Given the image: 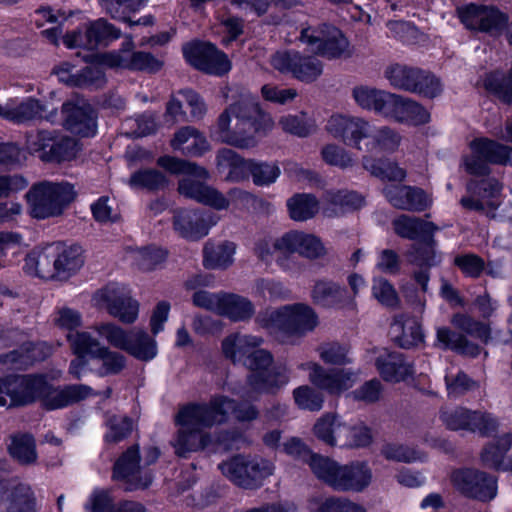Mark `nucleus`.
I'll list each match as a JSON object with an SVG mask.
<instances>
[{
    "label": "nucleus",
    "mask_w": 512,
    "mask_h": 512,
    "mask_svg": "<svg viewBox=\"0 0 512 512\" xmlns=\"http://www.w3.org/2000/svg\"><path fill=\"white\" fill-rule=\"evenodd\" d=\"M232 412L239 421H249L257 416V411L252 406L236 408L234 402L224 396L213 398L209 405L191 404L183 407L176 416L178 433L173 442L176 454L186 457L191 452L211 446H219L224 450L233 448L230 442L237 441L234 435H226L214 443L202 431L204 427L221 424Z\"/></svg>",
    "instance_id": "f257e3e1"
},
{
    "label": "nucleus",
    "mask_w": 512,
    "mask_h": 512,
    "mask_svg": "<svg viewBox=\"0 0 512 512\" xmlns=\"http://www.w3.org/2000/svg\"><path fill=\"white\" fill-rule=\"evenodd\" d=\"M274 125L273 117L258 101L248 93H241L238 100L220 114L212 133L223 143L238 148H252L257 145L255 135H267Z\"/></svg>",
    "instance_id": "f03ea898"
},
{
    "label": "nucleus",
    "mask_w": 512,
    "mask_h": 512,
    "mask_svg": "<svg viewBox=\"0 0 512 512\" xmlns=\"http://www.w3.org/2000/svg\"><path fill=\"white\" fill-rule=\"evenodd\" d=\"M86 385L53 387L40 375H12L0 378V406L25 405L39 400L49 410L66 407L91 395Z\"/></svg>",
    "instance_id": "7ed1b4c3"
},
{
    "label": "nucleus",
    "mask_w": 512,
    "mask_h": 512,
    "mask_svg": "<svg viewBox=\"0 0 512 512\" xmlns=\"http://www.w3.org/2000/svg\"><path fill=\"white\" fill-rule=\"evenodd\" d=\"M157 164L171 174L185 175L179 182L178 190L181 195L216 210H223L229 207V199L223 193L200 181L207 180L209 177V173L205 168L172 156L160 157Z\"/></svg>",
    "instance_id": "20e7f679"
},
{
    "label": "nucleus",
    "mask_w": 512,
    "mask_h": 512,
    "mask_svg": "<svg viewBox=\"0 0 512 512\" xmlns=\"http://www.w3.org/2000/svg\"><path fill=\"white\" fill-rule=\"evenodd\" d=\"M74 186L66 181H40L34 183L24 198L28 214L38 220L61 216L75 200Z\"/></svg>",
    "instance_id": "39448f33"
},
{
    "label": "nucleus",
    "mask_w": 512,
    "mask_h": 512,
    "mask_svg": "<svg viewBox=\"0 0 512 512\" xmlns=\"http://www.w3.org/2000/svg\"><path fill=\"white\" fill-rule=\"evenodd\" d=\"M311 469L320 480L341 491H362L372 479L371 470L360 462L340 466L325 457H312Z\"/></svg>",
    "instance_id": "423d86ee"
},
{
    "label": "nucleus",
    "mask_w": 512,
    "mask_h": 512,
    "mask_svg": "<svg viewBox=\"0 0 512 512\" xmlns=\"http://www.w3.org/2000/svg\"><path fill=\"white\" fill-rule=\"evenodd\" d=\"M258 322L271 333L303 335L315 329L318 316L309 305L296 303L268 310L258 317Z\"/></svg>",
    "instance_id": "0eeeda50"
},
{
    "label": "nucleus",
    "mask_w": 512,
    "mask_h": 512,
    "mask_svg": "<svg viewBox=\"0 0 512 512\" xmlns=\"http://www.w3.org/2000/svg\"><path fill=\"white\" fill-rule=\"evenodd\" d=\"M395 233L410 240H420L419 246L413 247L408 254V260L415 265L430 267L438 262L432 234L434 228L431 223L424 222L415 217L401 215L393 220Z\"/></svg>",
    "instance_id": "6e6552de"
},
{
    "label": "nucleus",
    "mask_w": 512,
    "mask_h": 512,
    "mask_svg": "<svg viewBox=\"0 0 512 512\" xmlns=\"http://www.w3.org/2000/svg\"><path fill=\"white\" fill-rule=\"evenodd\" d=\"M300 39L311 51L328 59L348 56L350 53L348 40L332 25L307 27L301 31Z\"/></svg>",
    "instance_id": "1a4fd4ad"
},
{
    "label": "nucleus",
    "mask_w": 512,
    "mask_h": 512,
    "mask_svg": "<svg viewBox=\"0 0 512 512\" xmlns=\"http://www.w3.org/2000/svg\"><path fill=\"white\" fill-rule=\"evenodd\" d=\"M92 301L97 308L105 310L122 323L131 324L138 318L139 303L122 286L107 285L93 295Z\"/></svg>",
    "instance_id": "9d476101"
},
{
    "label": "nucleus",
    "mask_w": 512,
    "mask_h": 512,
    "mask_svg": "<svg viewBox=\"0 0 512 512\" xmlns=\"http://www.w3.org/2000/svg\"><path fill=\"white\" fill-rule=\"evenodd\" d=\"M470 155L464 158L468 173L482 175L487 172V164L512 165V148L487 138H476L469 144Z\"/></svg>",
    "instance_id": "9b49d317"
},
{
    "label": "nucleus",
    "mask_w": 512,
    "mask_h": 512,
    "mask_svg": "<svg viewBox=\"0 0 512 512\" xmlns=\"http://www.w3.org/2000/svg\"><path fill=\"white\" fill-rule=\"evenodd\" d=\"M222 473L236 485L254 488L272 475L274 466L267 460L236 456L220 466Z\"/></svg>",
    "instance_id": "f8f14e48"
},
{
    "label": "nucleus",
    "mask_w": 512,
    "mask_h": 512,
    "mask_svg": "<svg viewBox=\"0 0 512 512\" xmlns=\"http://www.w3.org/2000/svg\"><path fill=\"white\" fill-rule=\"evenodd\" d=\"M26 146L31 153H38L43 161H68L73 159L79 150L74 139H56L52 133L46 131L29 134Z\"/></svg>",
    "instance_id": "ddd939ff"
},
{
    "label": "nucleus",
    "mask_w": 512,
    "mask_h": 512,
    "mask_svg": "<svg viewBox=\"0 0 512 512\" xmlns=\"http://www.w3.org/2000/svg\"><path fill=\"white\" fill-rule=\"evenodd\" d=\"M121 36V31L107 20L100 18L77 30L67 32L63 36V44L69 48L85 47L92 49L100 44L115 41Z\"/></svg>",
    "instance_id": "4468645a"
},
{
    "label": "nucleus",
    "mask_w": 512,
    "mask_h": 512,
    "mask_svg": "<svg viewBox=\"0 0 512 512\" xmlns=\"http://www.w3.org/2000/svg\"><path fill=\"white\" fill-rule=\"evenodd\" d=\"M326 132L346 145L361 149V141L372 136V124L359 116L335 113L325 125Z\"/></svg>",
    "instance_id": "2eb2a0df"
},
{
    "label": "nucleus",
    "mask_w": 512,
    "mask_h": 512,
    "mask_svg": "<svg viewBox=\"0 0 512 512\" xmlns=\"http://www.w3.org/2000/svg\"><path fill=\"white\" fill-rule=\"evenodd\" d=\"M133 48V39L130 36L126 37L120 50L101 55L100 62L111 68L147 72H156L162 67L163 62L161 60L150 53L135 52Z\"/></svg>",
    "instance_id": "dca6fc26"
},
{
    "label": "nucleus",
    "mask_w": 512,
    "mask_h": 512,
    "mask_svg": "<svg viewBox=\"0 0 512 512\" xmlns=\"http://www.w3.org/2000/svg\"><path fill=\"white\" fill-rule=\"evenodd\" d=\"M185 59L196 69L221 76L231 70V62L225 53L210 43L196 42L183 48Z\"/></svg>",
    "instance_id": "f3484780"
},
{
    "label": "nucleus",
    "mask_w": 512,
    "mask_h": 512,
    "mask_svg": "<svg viewBox=\"0 0 512 512\" xmlns=\"http://www.w3.org/2000/svg\"><path fill=\"white\" fill-rule=\"evenodd\" d=\"M185 59L196 69L221 76L231 70V62L225 53L210 43L196 42L183 48Z\"/></svg>",
    "instance_id": "a211bd4d"
},
{
    "label": "nucleus",
    "mask_w": 512,
    "mask_h": 512,
    "mask_svg": "<svg viewBox=\"0 0 512 512\" xmlns=\"http://www.w3.org/2000/svg\"><path fill=\"white\" fill-rule=\"evenodd\" d=\"M300 369L308 371L309 381L331 395H340L354 386L357 373L351 369H333L329 372L315 362L299 365Z\"/></svg>",
    "instance_id": "6ab92c4d"
},
{
    "label": "nucleus",
    "mask_w": 512,
    "mask_h": 512,
    "mask_svg": "<svg viewBox=\"0 0 512 512\" xmlns=\"http://www.w3.org/2000/svg\"><path fill=\"white\" fill-rule=\"evenodd\" d=\"M272 66L281 73L291 74L303 82H312L322 74V64L310 56H302L298 52H278L272 60Z\"/></svg>",
    "instance_id": "aec40b11"
},
{
    "label": "nucleus",
    "mask_w": 512,
    "mask_h": 512,
    "mask_svg": "<svg viewBox=\"0 0 512 512\" xmlns=\"http://www.w3.org/2000/svg\"><path fill=\"white\" fill-rule=\"evenodd\" d=\"M139 460L138 448L131 447L115 463L113 478L121 482L125 490L144 489L152 481L151 474L139 465Z\"/></svg>",
    "instance_id": "412c9836"
},
{
    "label": "nucleus",
    "mask_w": 512,
    "mask_h": 512,
    "mask_svg": "<svg viewBox=\"0 0 512 512\" xmlns=\"http://www.w3.org/2000/svg\"><path fill=\"white\" fill-rule=\"evenodd\" d=\"M452 482L461 493L482 501L491 500L496 495V480L477 470L456 471L452 475Z\"/></svg>",
    "instance_id": "4be33fe9"
},
{
    "label": "nucleus",
    "mask_w": 512,
    "mask_h": 512,
    "mask_svg": "<svg viewBox=\"0 0 512 512\" xmlns=\"http://www.w3.org/2000/svg\"><path fill=\"white\" fill-rule=\"evenodd\" d=\"M274 248L283 254L297 253L308 259H317L326 254L322 241L315 235L291 231L275 240Z\"/></svg>",
    "instance_id": "5701e85b"
},
{
    "label": "nucleus",
    "mask_w": 512,
    "mask_h": 512,
    "mask_svg": "<svg viewBox=\"0 0 512 512\" xmlns=\"http://www.w3.org/2000/svg\"><path fill=\"white\" fill-rule=\"evenodd\" d=\"M441 419L449 429H467L483 435H488L497 428V421L490 414L470 412L463 408L444 410Z\"/></svg>",
    "instance_id": "b1692460"
},
{
    "label": "nucleus",
    "mask_w": 512,
    "mask_h": 512,
    "mask_svg": "<svg viewBox=\"0 0 512 512\" xmlns=\"http://www.w3.org/2000/svg\"><path fill=\"white\" fill-rule=\"evenodd\" d=\"M0 475V512H36V499L32 489L22 483H3Z\"/></svg>",
    "instance_id": "393cba45"
},
{
    "label": "nucleus",
    "mask_w": 512,
    "mask_h": 512,
    "mask_svg": "<svg viewBox=\"0 0 512 512\" xmlns=\"http://www.w3.org/2000/svg\"><path fill=\"white\" fill-rule=\"evenodd\" d=\"M217 219L198 210H178L174 215V229L184 238L196 240L208 234Z\"/></svg>",
    "instance_id": "a878e982"
},
{
    "label": "nucleus",
    "mask_w": 512,
    "mask_h": 512,
    "mask_svg": "<svg viewBox=\"0 0 512 512\" xmlns=\"http://www.w3.org/2000/svg\"><path fill=\"white\" fill-rule=\"evenodd\" d=\"M52 249L54 279L66 281L83 267L85 259L80 246L52 243Z\"/></svg>",
    "instance_id": "bb28decb"
},
{
    "label": "nucleus",
    "mask_w": 512,
    "mask_h": 512,
    "mask_svg": "<svg viewBox=\"0 0 512 512\" xmlns=\"http://www.w3.org/2000/svg\"><path fill=\"white\" fill-rule=\"evenodd\" d=\"M383 117L400 123L420 125L429 121L430 114L418 103L392 93Z\"/></svg>",
    "instance_id": "cd10ccee"
},
{
    "label": "nucleus",
    "mask_w": 512,
    "mask_h": 512,
    "mask_svg": "<svg viewBox=\"0 0 512 512\" xmlns=\"http://www.w3.org/2000/svg\"><path fill=\"white\" fill-rule=\"evenodd\" d=\"M50 353L51 348L45 343L22 342L19 350L0 357V371L25 369L35 361L45 359Z\"/></svg>",
    "instance_id": "c85d7f7f"
},
{
    "label": "nucleus",
    "mask_w": 512,
    "mask_h": 512,
    "mask_svg": "<svg viewBox=\"0 0 512 512\" xmlns=\"http://www.w3.org/2000/svg\"><path fill=\"white\" fill-rule=\"evenodd\" d=\"M387 200L396 208L411 211H423L432 199L421 189L403 185L389 184L384 188Z\"/></svg>",
    "instance_id": "c756f323"
},
{
    "label": "nucleus",
    "mask_w": 512,
    "mask_h": 512,
    "mask_svg": "<svg viewBox=\"0 0 512 512\" xmlns=\"http://www.w3.org/2000/svg\"><path fill=\"white\" fill-rule=\"evenodd\" d=\"M44 106L33 97L11 98L6 103L0 102V117L20 124L42 118Z\"/></svg>",
    "instance_id": "7c9ffc66"
},
{
    "label": "nucleus",
    "mask_w": 512,
    "mask_h": 512,
    "mask_svg": "<svg viewBox=\"0 0 512 512\" xmlns=\"http://www.w3.org/2000/svg\"><path fill=\"white\" fill-rule=\"evenodd\" d=\"M65 126L72 133L80 136H93L96 133L95 114L89 104L71 102L63 105Z\"/></svg>",
    "instance_id": "2f4dec72"
},
{
    "label": "nucleus",
    "mask_w": 512,
    "mask_h": 512,
    "mask_svg": "<svg viewBox=\"0 0 512 512\" xmlns=\"http://www.w3.org/2000/svg\"><path fill=\"white\" fill-rule=\"evenodd\" d=\"M458 14L461 22L471 30L489 31L505 21L498 10L476 5L462 7Z\"/></svg>",
    "instance_id": "473e14b6"
},
{
    "label": "nucleus",
    "mask_w": 512,
    "mask_h": 512,
    "mask_svg": "<svg viewBox=\"0 0 512 512\" xmlns=\"http://www.w3.org/2000/svg\"><path fill=\"white\" fill-rule=\"evenodd\" d=\"M67 339L71 345L76 358L72 360L69 373L74 378H80L86 371L88 357L94 359V348L97 346V340L88 332H76V334H67Z\"/></svg>",
    "instance_id": "72a5a7b5"
},
{
    "label": "nucleus",
    "mask_w": 512,
    "mask_h": 512,
    "mask_svg": "<svg viewBox=\"0 0 512 512\" xmlns=\"http://www.w3.org/2000/svg\"><path fill=\"white\" fill-rule=\"evenodd\" d=\"M54 268L52 244L33 249L24 259L23 270L27 275L53 280Z\"/></svg>",
    "instance_id": "f704fd0d"
},
{
    "label": "nucleus",
    "mask_w": 512,
    "mask_h": 512,
    "mask_svg": "<svg viewBox=\"0 0 512 512\" xmlns=\"http://www.w3.org/2000/svg\"><path fill=\"white\" fill-rule=\"evenodd\" d=\"M289 372L285 366H274L265 372L251 374L248 384L255 393H275L289 382Z\"/></svg>",
    "instance_id": "c9c22d12"
},
{
    "label": "nucleus",
    "mask_w": 512,
    "mask_h": 512,
    "mask_svg": "<svg viewBox=\"0 0 512 512\" xmlns=\"http://www.w3.org/2000/svg\"><path fill=\"white\" fill-rule=\"evenodd\" d=\"M102 9L113 19L133 25H150L153 22L151 16H144L137 21H131L129 14L142 8L147 0H98Z\"/></svg>",
    "instance_id": "e433bc0d"
},
{
    "label": "nucleus",
    "mask_w": 512,
    "mask_h": 512,
    "mask_svg": "<svg viewBox=\"0 0 512 512\" xmlns=\"http://www.w3.org/2000/svg\"><path fill=\"white\" fill-rule=\"evenodd\" d=\"M171 147L187 156H201L210 148L206 137L190 126L183 127L175 133Z\"/></svg>",
    "instance_id": "4c0bfd02"
},
{
    "label": "nucleus",
    "mask_w": 512,
    "mask_h": 512,
    "mask_svg": "<svg viewBox=\"0 0 512 512\" xmlns=\"http://www.w3.org/2000/svg\"><path fill=\"white\" fill-rule=\"evenodd\" d=\"M480 189L483 190L481 197H475V185L469 183L467 186L470 196L461 199V205L470 210H483L485 208H496L499 205L501 186L496 180H483Z\"/></svg>",
    "instance_id": "58836bf2"
},
{
    "label": "nucleus",
    "mask_w": 512,
    "mask_h": 512,
    "mask_svg": "<svg viewBox=\"0 0 512 512\" xmlns=\"http://www.w3.org/2000/svg\"><path fill=\"white\" fill-rule=\"evenodd\" d=\"M254 161L245 160L231 149H222L217 154L218 169H228L225 177L229 182H240L247 179L248 174L252 175Z\"/></svg>",
    "instance_id": "ea45409f"
},
{
    "label": "nucleus",
    "mask_w": 512,
    "mask_h": 512,
    "mask_svg": "<svg viewBox=\"0 0 512 512\" xmlns=\"http://www.w3.org/2000/svg\"><path fill=\"white\" fill-rule=\"evenodd\" d=\"M312 301L321 307L339 308L346 299V290L334 281L317 280L311 290Z\"/></svg>",
    "instance_id": "a19ab883"
},
{
    "label": "nucleus",
    "mask_w": 512,
    "mask_h": 512,
    "mask_svg": "<svg viewBox=\"0 0 512 512\" xmlns=\"http://www.w3.org/2000/svg\"><path fill=\"white\" fill-rule=\"evenodd\" d=\"M392 93L374 87L359 85L353 88L352 97L362 109L384 116Z\"/></svg>",
    "instance_id": "79ce46f5"
},
{
    "label": "nucleus",
    "mask_w": 512,
    "mask_h": 512,
    "mask_svg": "<svg viewBox=\"0 0 512 512\" xmlns=\"http://www.w3.org/2000/svg\"><path fill=\"white\" fill-rule=\"evenodd\" d=\"M376 367L379 374L387 382L404 381L412 374L411 366L398 353H383L377 358Z\"/></svg>",
    "instance_id": "37998d69"
},
{
    "label": "nucleus",
    "mask_w": 512,
    "mask_h": 512,
    "mask_svg": "<svg viewBox=\"0 0 512 512\" xmlns=\"http://www.w3.org/2000/svg\"><path fill=\"white\" fill-rule=\"evenodd\" d=\"M235 251L233 242H207L203 249V264L208 269H226L232 265Z\"/></svg>",
    "instance_id": "c03bdc74"
},
{
    "label": "nucleus",
    "mask_w": 512,
    "mask_h": 512,
    "mask_svg": "<svg viewBox=\"0 0 512 512\" xmlns=\"http://www.w3.org/2000/svg\"><path fill=\"white\" fill-rule=\"evenodd\" d=\"M262 343L261 337L234 333L222 341V352L225 357L237 362L247 358L251 350L258 348Z\"/></svg>",
    "instance_id": "a18cd8bd"
},
{
    "label": "nucleus",
    "mask_w": 512,
    "mask_h": 512,
    "mask_svg": "<svg viewBox=\"0 0 512 512\" xmlns=\"http://www.w3.org/2000/svg\"><path fill=\"white\" fill-rule=\"evenodd\" d=\"M512 446V432L506 433L489 443L482 452V460L488 466L512 471V457L505 458Z\"/></svg>",
    "instance_id": "49530a36"
},
{
    "label": "nucleus",
    "mask_w": 512,
    "mask_h": 512,
    "mask_svg": "<svg viewBox=\"0 0 512 512\" xmlns=\"http://www.w3.org/2000/svg\"><path fill=\"white\" fill-rule=\"evenodd\" d=\"M73 67L69 63H63L55 69V74L59 81L71 85H100L103 83V73L95 67H86L81 74L72 73Z\"/></svg>",
    "instance_id": "de8ad7c7"
},
{
    "label": "nucleus",
    "mask_w": 512,
    "mask_h": 512,
    "mask_svg": "<svg viewBox=\"0 0 512 512\" xmlns=\"http://www.w3.org/2000/svg\"><path fill=\"white\" fill-rule=\"evenodd\" d=\"M126 346L131 349H123L137 359L148 361L157 354L156 342L145 331L134 328L128 332Z\"/></svg>",
    "instance_id": "09e8293b"
},
{
    "label": "nucleus",
    "mask_w": 512,
    "mask_h": 512,
    "mask_svg": "<svg viewBox=\"0 0 512 512\" xmlns=\"http://www.w3.org/2000/svg\"><path fill=\"white\" fill-rule=\"evenodd\" d=\"M391 334L403 348L417 346L423 341L421 326L414 319L395 320L391 325Z\"/></svg>",
    "instance_id": "8fccbe9b"
},
{
    "label": "nucleus",
    "mask_w": 512,
    "mask_h": 512,
    "mask_svg": "<svg viewBox=\"0 0 512 512\" xmlns=\"http://www.w3.org/2000/svg\"><path fill=\"white\" fill-rule=\"evenodd\" d=\"M344 430H347V426L341 423L336 415L330 413L320 417L313 427L315 436L331 446L336 445L337 439L344 435Z\"/></svg>",
    "instance_id": "3c124183"
},
{
    "label": "nucleus",
    "mask_w": 512,
    "mask_h": 512,
    "mask_svg": "<svg viewBox=\"0 0 512 512\" xmlns=\"http://www.w3.org/2000/svg\"><path fill=\"white\" fill-rule=\"evenodd\" d=\"M254 314L252 303L239 295L224 294L220 315L232 321H245Z\"/></svg>",
    "instance_id": "603ef678"
},
{
    "label": "nucleus",
    "mask_w": 512,
    "mask_h": 512,
    "mask_svg": "<svg viewBox=\"0 0 512 512\" xmlns=\"http://www.w3.org/2000/svg\"><path fill=\"white\" fill-rule=\"evenodd\" d=\"M9 454L21 464H31L37 459L35 441L28 434L11 436L8 444Z\"/></svg>",
    "instance_id": "864d4df0"
},
{
    "label": "nucleus",
    "mask_w": 512,
    "mask_h": 512,
    "mask_svg": "<svg viewBox=\"0 0 512 512\" xmlns=\"http://www.w3.org/2000/svg\"><path fill=\"white\" fill-rule=\"evenodd\" d=\"M385 76L393 87L412 92L417 87L416 81L421 77V70L395 64L388 67Z\"/></svg>",
    "instance_id": "5fc2aeb1"
},
{
    "label": "nucleus",
    "mask_w": 512,
    "mask_h": 512,
    "mask_svg": "<svg viewBox=\"0 0 512 512\" xmlns=\"http://www.w3.org/2000/svg\"><path fill=\"white\" fill-rule=\"evenodd\" d=\"M436 336L437 343L445 349H451L472 357L477 356L480 353L477 346L468 343L462 335L452 332L448 328H438Z\"/></svg>",
    "instance_id": "6e6d98bb"
},
{
    "label": "nucleus",
    "mask_w": 512,
    "mask_h": 512,
    "mask_svg": "<svg viewBox=\"0 0 512 512\" xmlns=\"http://www.w3.org/2000/svg\"><path fill=\"white\" fill-rule=\"evenodd\" d=\"M364 168L372 175L390 182L402 181L406 176L404 169L389 160H378L374 163L369 157L363 159Z\"/></svg>",
    "instance_id": "4d7b16f0"
},
{
    "label": "nucleus",
    "mask_w": 512,
    "mask_h": 512,
    "mask_svg": "<svg viewBox=\"0 0 512 512\" xmlns=\"http://www.w3.org/2000/svg\"><path fill=\"white\" fill-rule=\"evenodd\" d=\"M166 256V251L157 247L136 249L131 251L129 255L138 268L143 271H151L157 268L165 261Z\"/></svg>",
    "instance_id": "13d9d810"
},
{
    "label": "nucleus",
    "mask_w": 512,
    "mask_h": 512,
    "mask_svg": "<svg viewBox=\"0 0 512 512\" xmlns=\"http://www.w3.org/2000/svg\"><path fill=\"white\" fill-rule=\"evenodd\" d=\"M292 219L303 221L312 217L318 210V203L311 195H296L287 203Z\"/></svg>",
    "instance_id": "bf43d9fd"
},
{
    "label": "nucleus",
    "mask_w": 512,
    "mask_h": 512,
    "mask_svg": "<svg viewBox=\"0 0 512 512\" xmlns=\"http://www.w3.org/2000/svg\"><path fill=\"white\" fill-rule=\"evenodd\" d=\"M369 139L368 149L376 153L393 151L400 143L399 135L387 127L375 131L372 126V136Z\"/></svg>",
    "instance_id": "052dcab7"
},
{
    "label": "nucleus",
    "mask_w": 512,
    "mask_h": 512,
    "mask_svg": "<svg viewBox=\"0 0 512 512\" xmlns=\"http://www.w3.org/2000/svg\"><path fill=\"white\" fill-rule=\"evenodd\" d=\"M94 349V359L102 362L101 375L116 374L125 367V358L122 354L101 346L98 341Z\"/></svg>",
    "instance_id": "680f3d73"
},
{
    "label": "nucleus",
    "mask_w": 512,
    "mask_h": 512,
    "mask_svg": "<svg viewBox=\"0 0 512 512\" xmlns=\"http://www.w3.org/2000/svg\"><path fill=\"white\" fill-rule=\"evenodd\" d=\"M93 329L101 339L105 340L111 346L121 350L131 349V347L126 346L128 332L117 324L112 322H101L96 324Z\"/></svg>",
    "instance_id": "e2e57ef3"
},
{
    "label": "nucleus",
    "mask_w": 512,
    "mask_h": 512,
    "mask_svg": "<svg viewBox=\"0 0 512 512\" xmlns=\"http://www.w3.org/2000/svg\"><path fill=\"white\" fill-rule=\"evenodd\" d=\"M484 85L503 101L512 102V69H509L507 74L495 72L488 75Z\"/></svg>",
    "instance_id": "0e129e2a"
},
{
    "label": "nucleus",
    "mask_w": 512,
    "mask_h": 512,
    "mask_svg": "<svg viewBox=\"0 0 512 512\" xmlns=\"http://www.w3.org/2000/svg\"><path fill=\"white\" fill-rule=\"evenodd\" d=\"M293 398L295 404L303 410L316 412L322 409L324 404V397L321 392L316 391L314 388L303 385L293 391Z\"/></svg>",
    "instance_id": "69168bd1"
},
{
    "label": "nucleus",
    "mask_w": 512,
    "mask_h": 512,
    "mask_svg": "<svg viewBox=\"0 0 512 512\" xmlns=\"http://www.w3.org/2000/svg\"><path fill=\"white\" fill-rule=\"evenodd\" d=\"M279 126L286 133L299 137L310 135L316 128L315 123L304 116L285 115L279 119Z\"/></svg>",
    "instance_id": "338daca9"
},
{
    "label": "nucleus",
    "mask_w": 512,
    "mask_h": 512,
    "mask_svg": "<svg viewBox=\"0 0 512 512\" xmlns=\"http://www.w3.org/2000/svg\"><path fill=\"white\" fill-rule=\"evenodd\" d=\"M166 184L165 176L156 170L138 171L129 180V185L135 189H158Z\"/></svg>",
    "instance_id": "774afa93"
}]
</instances>
